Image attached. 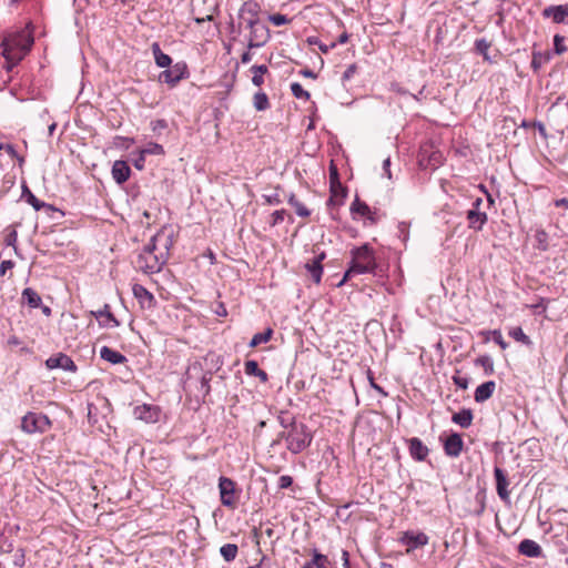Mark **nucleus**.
Wrapping results in <instances>:
<instances>
[{
  "label": "nucleus",
  "mask_w": 568,
  "mask_h": 568,
  "mask_svg": "<svg viewBox=\"0 0 568 568\" xmlns=\"http://www.w3.org/2000/svg\"><path fill=\"white\" fill-rule=\"evenodd\" d=\"M172 245V231L166 227L161 229L139 254L136 267L148 274L160 272L169 258Z\"/></svg>",
  "instance_id": "1"
},
{
  "label": "nucleus",
  "mask_w": 568,
  "mask_h": 568,
  "mask_svg": "<svg viewBox=\"0 0 568 568\" xmlns=\"http://www.w3.org/2000/svg\"><path fill=\"white\" fill-rule=\"evenodd\" d=\"M32 43L33 39L24 31L9 34L3 39L1 48L8 70H11L24 58L31 49Z\"/></svg>",
  "instance_id": "2"
},
{
  "label": "nucleus",
  "mask_w": 568,
  "mask_h": 568,
  "mask_svg": "<svg viewBox=\"0 0 568 568\" xmlns=\"http://www.w3.org/2000/svg\"><path fill=\"white\" fill-rule=\"evenodd\" d=\"M351 254V266L346 271L338 286H342L353 275L366 273L374 274L377 267L374 251L368 244L353 248Z\"/></svg>",
  "instance_id": "3"
},
{
  "label": "nucleus",
  "mask_w": 568,
  "mask_h": 568,
  "mask_svg": "<svg viewBox=\"0 0 568 568\" xmlns=\"http://www.w3.org/2000/svg\"><path fill=\"white\" fill-rule=\"evenodd\" d=\"M287 449L293 454L303 452L311 445L312 435L304 424L291 423V429L283 435Z\"/></svg>",
  "instance_id": "4"
},
{
  "label": "nucleus",
  "mask_w": 568,
  "mask_h": 568,
  "mask_svg": "<svg viewBox=\"0 0 568 568\" xmlns=\"http://www.w3.org/2000/svg\"><path fill=\"white\" fill-rule=\"evenodd\" d=\"M50 426L49 418L43 414L28 413L23 416L21 422V428L28 434L37 432L43 433Z\"/></svg>",
  "instance_id": "5"
},
{
  "label": "nucleus",
  "mask_w": 568,
  "mask_h": 568,
  "mask_svg": "<svg viewBox=\"0 0 568 568\" xmlns=\"http://www.w3.org/2000/svg\"><path fill=\"white\" fill-rule=\"evenodd\" d=\"M219 490L222 505L231 509H235L239 499L235 490V483L231 478L222 476L219 479Z\"/></svg>",
  "instance_id": "6"
},
{
  "label": "nucleus",
  "mask_w": 568,
  "mask_h": 568,
  "mask_svg": "<svg viewBox=\"0 0 568 568\" xmlns=\"http://www.w3.org/2000/svg\"><path fill=\"white\" fill-rule=\"evenodd\" d=\"M187 77V67L184 62H178L172 67L166 68L159 75V81L169 84L171 88L175 87L181 80Z\"/></svg>",
  "instance_id": "7"
},
{
  "label": "nucleus",
  "mask_w": 568,
  "mask_h": 568,
  "mask_svg": "<svg viewBox=\"0 0 568 568\" xmlns=\"http://www.w3.org/2000/svg\"><path fill=\"white\" fill-rule=\"evenodd\" d=\"M260 12L261 6L254 0H248L241 6L239 16L246 28H253L254 26L261 24Z\"/></svg>",
  "instance_id": "8"
},
{
  "label": "nucleus",
  "mask_w": 568,
  "mask_h": 568,
  "mask_svg": "<svg viewBox=\"0 0 568 568\" xmlns=\"http://www.w3.org/2000/svg\"><path fill=\"white\" fill-rule=\"evenodd\" d=\"M247 29L250 30L247 38L248 50L264 47L268 42L271 33L270 29L265 24L261 23Z\"/></svg>",
  "instance_id": "9"
},
{
  "label": "nucleus",
  "mask_w": 568,
  "mask_h": 568,
  "mask_svg": "<svg viewBox=\"0 0 568 568\" xmlns=\"http://www.w3.org/2000/svg\"><path fill=\"white\" fill-rule=\"evenodd\" d=\"M481 203L483 200L480 197H477L473 202V207L467 212L469 227L475 231H480L484 224L487 222L486 213L479 211Z\"/></svg>",
  "instance_id": "10"
},
{
  "label": "nucleus",
  "mask_w": 568,
  "mask_h": 568,
  "mask_svg": "<svg viewBox=\"0 0 568 568\" xmlns=\"http://www.w3.org/2000/svg\"><path fill=\"white\" fill-rule=\"evenodd\" d=\"M399 541L407 546V552H410L419 547L428 544V536L422 531H406L400 537Z\"/></svg>",
  "instance_id": "11"
},
{
  "label": "nucleus",
  "mask_w": 568,
  "mask_h": 568,
  "mask_svg": "<svg viewBox=\"0 0 568 568\" xmlns=\"http://www.w3.org/2000/svg\"><path fill=\"white\" fill-rule=\"evenodd\" d=\"M45 366L49 369L61 368L67 372H75L77 371V365L74 364V362L71 359L70 356H68L63 353H59L57 355L49 357L45 361Z\"/></svg>",
  "instance_id": "12"
},
{
  "label": "nucleus",
  "mask_w": 568,
  "mask_h": 568,
  "mask_svg": "<svg viewBox=\"0 0 568 568\" xmlns=\"http://www.w3.org/2000/svg\"><path fill=\"white\" fill-rule=\"evenodd\" d=\"M133 415L145 423H156L160 418V409L156 406L143 404L134 407Z\"/></svg>",
  "instance_id": "13"
},
{
  "label": "nucleus",
  "mask_w": 568,
  "mask_h": 568,
  "mask_svg": "<svg viewBox=\"0 0 568 568\" xmlns=\"http://www.w3.org/2000/svg\"><path fill=\"white\" fill-rule=\"evenodd\" d=\"M464 442L459 434H450L444 442L445 454L449 457H458L463 450Z\"/></svg>",
  "instance_id": "14"
},
{
  "label": "nucleus",
  "mask_w": 568,
  "mask_h": 568,
  "mask_svg": "<svg viewBox=\"0 0 568 568\" xmlns=\"http://www.w3.org/2000/svg\"><path fill=\"white\" fill-rule=\"evenodd\" d=\"M92 315L99 321V324L103 327H116L120 325L118 320L110 311V306L104 304L101 310L91 312Z\"/></svg>",
  "instance_id": "15"
},
{
  "label": "nucleus",
  "mask_w": 568,
  "mask_h": 568,
  "mask_svg": "<svg viewBox=\"0 0 568 568\" xmlns=\"http://www.w3.org/2000/svg\"><path fill=\"white\" fill-rule=\"evenodd\" d=\"M494 476L496 479V489L497 494L504 501L509 500V490L507 489L509 483L507 479V476L505 475L504 470L499 467H495L494 469Z\"/></svg>",
  "instance_id": "16"
},
{
  "label": "nucleus",
  "mask_w": 568,
  "mask_h": 568,
  "mask_svg": "<svg viewBox=\"0 0 568 568\" xmlns=\"http://www.w3.org/2000/svg\"><path fill=\"white\" fill-rule=\"evenodd\" d=\"M542 16L551 18L555 23H562L568 18V4L549 6L544 9Z\"/></svg>",
  "instance_id": "17"
},
{
  "label": "nucleus",
  "mask_w": 568,
  "mask_h": 568,
  "mask_svg": "<svg viewBox=\"0 0 568 568\" xmlns=\"http://www.w3.org/2000/svg\"><path fill=\"white\" fill-rule=\"evenodd\" d=\"M408 449L410 456L418 462L425 460L429 453L427 446L417 437L408 439Z\"/></svg>",
  "instance_id": "18"
},
{
  "label": "nucleus",
  "mask_w": 568,
  "mask_h": 568,
  "mask_svg": "<svg viewBox=\"0 0 568 568\" xmlns=\"http://www.w3.org/2000/svg\"><path fill=\"white\" fill-rule=\"evenodd\" d=\"M131 169L125 161L118 160L112 165V178L118 184L126 182L130 178Z\"/></svg>",
  "instance_id": "19"
},
{
  "label": "nucleus",
  "mask_w": 568,
  "mask_h": 568,
  "mask_svg": "<svg viewBox=\"0 0 568 568\" xmlns=\"http://www.w3.org/2000/svg\"><path fill=\"white\" fill-rule=\"evenodd\" d=\"M518 551L530 558H538L542 554L541 547L531 539H524L518 546Z\"/></svg>",
  "instance_id": "20"
},
{
  "label": "nucleus",
  "mask_w": 568,
  "mask_h": 568,
  "mask_svg": "<svg viewBox=\"0 0 568 568\" xmlns=\"http://www.w3.org/2000/svg\"><path fill=\"white\" fill-rule=\"evenodd\" d=\"M496 384L494 381H488L479 385L475 390V400L477 403H483L490 398L495 392Z\"/></svg>",
  "instance_id": "21"
},
{
  "label": "nucleus",
  "mask_w": 568,
  "mask_h": 568,
  "mask_svg": "<svg viewBox=\"0 0 568 568\" xmlns=\"http://www.w3.org/2000/svg\"><path fill=\"white\" fill-rule=\"evenodd\" d=\"M151 50L154 57L155 64L159 68L171 67L172 59L170 58V55H168L161 50L160 44L158 42L152 43Z\"/></svg>",
  "instance_id": "22"
},
{
  "label": "nucleus",
  "mask_w": 568,
  "mask_h": 568,
  "mask_svg": "<svg viewBox=\"0 0 568 568\" xmlns=\"http://www.w3.org/2000/svg\"><path fill=\"white\" fill-rule=\"evenodd\" d=\"M100 356L102 359H104L111 364H122L123 362L126 361L124 355H122L121 353H119L108 346H103L100 349Z\"/></svg>",
  "instance_id": "23"
},
{
  "label": "nucleus",
  "mask_w": 568,
  "mask_h": 568,
  "mask_svg": "<svg viewBox=\"0 0 568 568\" xmlns=\"http://www.w3.org/2000/svg\"><path fill=\"white\" fill-rule=\"evenodd\" d=\"M305 268L312 276L313 281L316 284H320L323 275V265L318 264V261L312 260L305 264Z\"/></svg>",
  "instance_id": "24"
},
{
  "label": "nucleus",
  "mask_w": 568,
  "mask_h": 568,
  "mask_svg": "<svg viewBox=\"0 0 568 568\" xmlns=\"http://www.w3.org/2000/svg\"><path fill=\"white\" fill-rule=\"evenodd\" d=\"M453 422L462 426L463 428H467L471 425L473 414L469 409H464L453 415Z\"/></svg>",
  "instance_id": "25"
},
{
  "label": "nucleus",
  "mask_w": 568,
  "mask_h": 568,
  "mask_svg": "<svg viewBox=\"0 0 568 568\" xmlns=\"http://www.w3.org/2000/svg\"><path fill=\"white\" fill-rule=\"evenodd\" d=\"M22 297H23V300L27 301L28 305L32 308L39 307L42 302L40 295L30 287L23 290Z\"/></svg>",
  "instance_id": "26"
},
{
  "label": "nucleus",
  "mask_w": 568,
  "mask_h": 568,
  "mask_svg": "<svg viewBox=\"0 0 568 568\" xmlns=\"http://www.w3.org/2000/svg\"><path fill=\"white\" fill-rule=\"evenodd\" d=\"M251 71L253 73L252 83L256 87H261L264 83V74L268 71L267 67L265 64L253 65Z\"/></svg>",
  "instance_id": "27"
},
{
  "label": "nucleus",
  "mask_w": 568,
  "mask_h": 568,
  "mask_svg": "<svg viewBox=\"0 0 568 568\" xmlns=\"http://www.w3.org/2000/svg\"><path fill=\"white\" fill-rule=\"evenodd\" d=\"M288 204L294 207L295 213L301 217H307L311 214V211L300 202L294 194L288 196Z\"/></svg>",
  "instance_id": "28"
},
{
  "label": "nucleus",
  "mask_w": 568,
  "mask_h": 568,
  "mask_svg": "<svg viewBox=\"0 0 568 568\" xmlns=\"http://www.w3.org/2000/svg\"><path fill=\"white\" fill-rule=\"evenodd\" d=\"M475 365L483 367L486 375L494 374V361L489 355H481L475 359Z\"/></svg>",
  "instance_id": "29"
},
{
  "label": "nucleus",
  "mask_w": 568,
  "mask_h": 568,
  "mask_svg": "<svg viewBox=\"0 0 568 568\" xmlns=\"http://www.w3.org/2000/svg\"><path fill=\"white\" fill-rule=\"evenodd\" d=\"M239 548L235 544H225L220 548V554L225 561H232L237 556Z\"/></svg>",
  "instance_id": "30"
},
{
  "label": "nucleus",
  "mask_w": 568,
  "mask_h": 568,
  "mask_svg": "<svg viewBox=\"0 0 568 568\" xmlns=\"http://www.w3.org/2000/svg\"><path fill=\"white\" fill-rule=\"evenodd\" d=\"M509 336L513 337L515 341L517 342H520L521 344L524 345H527V346H530L531 345V339L528 335H526L524 333V331L521 329V327L517 326V327H513L509 329L508 332Z\"/></svg>",
  "instance_id": "31"
},
{
  "label": "nucleus",
  "mask_w": 568,
  "mask_h": 568,
  "mask_svg": "<svg viewBox=\"0 0 568 568\" xmlns=\"http://www.w3.org/2000/svg\"><path fill=\"white\" fill-rule=\"evenodd\" d=\"M272 335H273V331L271 328H267L265 332H262V333H256L252 337L248 345H250V347H256L260 344L267 343L271 339Z\"/></svg>",
  "instance_id": "32"
},
{
  "label": "nucleus",
  "mask_w": 568,
  "mask_h": 568,
  "mask_svg": "<svg viewBox=\"0 0 568 568\" xmlns=\"http://www.w3.org/2000/svg\"><path fill=\"white\" fill-rule=\"evenodd\" d=\"M142 155H163L164 148L155 142L148 143L143 149H141Z\"/></svg>",
  "instance_id": "33"
},
{
  "label": "nucleus",
  "mask_w": 568,
  "mask_h": 568,
  "mask_svg": "<svg viewBox=\"0 0 568 568\" xmlns=\"http://www.w3.org/2000/svg\"><path fill=\"white\" fill-rule=\"evenodd\" d=\"M253 103L257 111H264L270 106L268 98L264 92L255 93L253 98Z\"/></svg>",
  "instance_id": "34"
},
{
  "label": "nucleus",
  "mask_w": 568,
  "mask_h": 568,
  "mask_svg": "<svg viewBox=\"0 0 568 568\" xmlns=\"http://www.w3.org/2000/svg\"><path fill=\"white\" fill-rule=\"evenodd\" d=\"M475 47H476L477 52L483 54L485 61L491 62V59L488 54V50L490 48V42H488L485 39H478L475 42Z\"/></svg>",
  "instance_id": "35"
},
{
  "label": "nucleus",
  "mask_w": 568,
  "mask_h": 568,
  "mask_svg": "<svg viewBox=\"0 0 568 568\" xmlns=\"http://www.w3.org/2000/svg\"><path fill=\"white\" fill-rule=\"evenodd\" d=\"M307 43L311 45H317L318 49L324 53H328L329 50L334 49L336 47V42H332L331 44H324L320 41L317 37H308L306 39Z\"/></svg>",
  "instance_id": "36"
},
{
  "label": "nucleus",
  "mask_w": 568,
  "mask_h": 568,
  "mask_svg": "<svg viewBox=\"0 0 568 568\" xmlns=\"http://www.w3.org/2000/svg\"><path fill=\"white\" fill-rule=\"evenodd\" d=\"M351 210H352V212H354V213H358V214H361L362 216H367V215H369V214H371V209H369V206H368L366 203H364V202L359 201L358 199H356V200L353 202Z\"/></svg>",
  "instance_id": "37"
},
{
  "label": "nucleus",
  "mask_w": 568,
  "mask_h": 568,
  "mask_svg": "<svg viewBox=\"0 0 568 568\" xmlns=\"http://www.w3.org/2000/svg\"><path fill=\"white\" fill-rule=\"evenodd\" d=\"M312 562L316 568H332V562L329 559L318 552L314 554Z\"/></svg>",
  "instance_id": "38"
},
{
  "label": "nucleus",
  "mask_w": 568,
  "mask_h": 568,
  "mask_svg": "<svg viewBox=\"0 0 568 568\" xmlns=\"http://www.w3.org/2000/svg\"><path fill=\"white\" fill-rule=\"evenodd\" d=\"M291 91L292 94L297 99L308 100L311 97L310 93L304 90L303 87L297 82L291 84Z\"/></svg>",
  "instance_id": "39"
},
{
  "label": "nucleus",
  "mask_w": 568,
  "mask_h": 568,
  "mask_svg": "<svg viewBox=\"0 0 568 568\" xmlns=\"http://www.w3.org/2000/svg\"><path fill=\"white\" fill-rule=\"evenodd\" d=\"M268 20L276 27L284 26L291 22V19L281 13H274L268 16Z\"/></svg>",
  "instance_id": "40"
},
{
  "label": "nucleus",
  "mask_w": 568,
  "mask_h": 568,
  "mask_svg": "<svg viewBox=\"0 0 568 568\" xmlns=\"http://www.w3.org/2000/svg\"><path fill=\"white\" fill-rule=\"evenodd\" d=\"M133 293L136 297H139L140 300L144 301V300H148V301H152L153 300V296L152 294L146 291L143 286L141 285H134L133 287Z\"/></svg>",
  "instance_id": "41"
},
{
  "label": "nucleus",
  "mask_w": 568,
  "mask_h": 568,
  "mask_svg": "<svg viewBox=\"0 0 568 568\" xmlns=\"http://www.w3.org/2000/svg\"><path fill=\"white\" fill-rule=\"evenodd\" d=\"M27 191V202L33 206V209L36 211H39L40 209H42L45 204L43 202H41L40 200H38L33 193H31L28 189H26Z\"/></svg>",
  "instance_id": "42"
},
{
  "label": "nucleus",
  "mask_w": 568,
  "mask_h": 568,
  "mask_svg": "<svg viewBox=\"0 0 568 568\" xmlns=\"http://www.w3.org/2000/svg\"><path fill=\"white\" fill-rule=\"evenodd\" d=\"M487 334H491L493 335V338L494 341L503 348V349H506L508 347V344L504 341L503 338V335L500 333V331L498 329H495V331H491V332H488Z\"/></svg>",
  "instance_id": "43"
},
{
  "label": "nucleus",
  "mask_w": 568,
  "mask_h": 568,
  "mask_svg": "<svg viewBox=\"0 0 568 568\" xmlns=\"http://www.w3.org/2000/svg\"><path fill=\"white\" fill-rule=\"evenodd\" d=\"M244 369L247 375L253 376L260 371L258 365L255 361H247L244 365Z\"/></svg>",
  "instance_id": "44"
},
{
  "label": "nucleus",
  "mask_w": 568,
  "mask_h": 568,
  "mask_svg": "<svg viewBox=\"0 0 568 568\" xmlns=\"http://www.w3.org/2000/svg\"><path fill=\"white\" fill-rule=\"evenodd\" d=\"M17 240H18V233L16 230H11L7 235H6V239H4V242L8 246H13L16 247V243H17Z\"/></svg>",
  "instance_id": "45"
},
{
  "label": "nucleus",
  "mask_w": 568,
  "mask_h": 568,
  "mask_svg": "<svg viewBox=\"0 0 568 568\" xmlns=\"http://www.w3.org/2000/svg\"><path fill=\"white\" fill-rule=\"evenodd\" d=\"M293 484V478L288 475H283L278 478V487L281 489H286L291 487Z\"/></svg>",
  "instance_id": "46"
},
{
  "label": "nucleus",
  "mask_w": 568,
  "mask_h": 568,
  "mask_svg": "<svg viewBox=\"0 0 568 568\" xmlns=\"http://www.w3.org/2000/svg\"><path fill=\"white\" fill-rule=\"evenodd\" d=\"M286 212L285 210H277L272 214V225L283 222Z\"/></svg>",
  "instance_id": "47"
},
{
  "label": "nucleus",
  "mask_w": 568,
  "mask_h": 568,
  "mask_svg": "<svg viewBox=\"0 0 568 568\" xmlns=\"http://www.w3.org/2000/svg\"><path fill=\"white\" fill-rule=\"evenodd\" d=\"M357 71V67L356 64H351L347 67V69L345 70V72L343 73V81H348Z\"/></svg>",
  "instance_id": "48"
},
{
  "label": "nucleus",
  "mask_w": 568,
  "mask_h": 568,
  "mask_svg": "<svg viewBox=\"0 0 568 568\" xmlns=\"http://www.w3.org/2000/svg\"><path fill=\"white\" fill-rule=\"evenodd\" d=\"M554 42H555V50H556L557 53H562L566 50V48L562 44L564 37L558 36V34L555 36Z\"/></svg>",
  "instance_id": "49"
},
{
  "label": "nucleus",
  "mask_w": 568,
  "mask_h": 568,
  "mask_svg": "<svg viewBox=\"0 0 568 568\" xmlns=\"http://www.w3.org/2000/svg\"><path fill=\"white\" fill-rule=\"evenodd\" d=\"M368 381H369L371 386L375 390H377L379 394L386 396V393L384 392V389L379 385H377L376 382H374V377L372 376L371 372H368Z\"/></svg>",
  "instance_id": "50"
},
{
  "label": "nucleus",
  "mask_w": 568,
  "mask_h": 568,
  "mask_svg": "<svg viewBox=\"0 0 568 568\" xmlns=\"http://www.w3.org/2000/svg\"><path fill=\"white\" fill-rule=\"evenodd\" d=\"M144 161H145V155H142V152L140 151V155H139V158L134 161V166H135L138 170H143V168H144Z\"/></svg>",
  "instance_id": "51"
},
{
  "label": "nucleus",
  "mask_w": 568,
  "mask_h": 568,
  "mask_svg": "<svg viewBox=\"0 0 568 568\" xmlns=\"http://www.w3.org/2000/svg\"><path fill=\"white\" fill-rule=\"evenodd\" d=\"M342 560H343V567L344 568H351L348 551L342 550Z\"/></svg>",
  "instance_id": "52"
},
{
  "label": "nucleus",
  "mask_w": 568,
  "mask_h": 568,
  "mask_svg": "<svg viewBox=\"0 0 568 568\" xmlns=\"http://www.w3.org/2000/svg\"><path fill=\"white\" fill-rule=\"evenodd\" d=\"M13 267V262L11 261H3L0 265V272L3 275L8 268Z\"/></svg>",
  "instance_id": "53"
},
{
  "label": "nucleus",
  "mask_w": 568,
  "mask_h": 568,
  "mask_svg": "<svg viewBox=\"0 0 568 568\" xmlns=\"http://www.w3.org/2000/svg\"><path fill=\"white\" fill-rule=\"evenodd\" d=\"M455 384L460 388H467V379L462 377H454Z\"/></svg>",
  "instance_id": "54"
},
{
  "label": "nucleus",
  "mask_w": 568,
  "mask_h": 568,
  "mask_svg": "<svg viewBox=\"0 0 568 568\" xmlns=\"http://www.w3.org/2000/svg\"><path fill=\"white\" fill-rule=\"evenodd\" d=\"M248 568H271V567H270V564L266 561L265 557H262L258 564H256L255 566H251Z\"/></svg>",
  "instance_id": "55"
},
{
  "label": "nucleus",
  "mask_w": 568,
  "mask_h": 568,
  "mask_svg": "<svg viewBox=\"0 0 568 568\" xmlns=\"http://www.w3.org/2000/svg\"><path fill=\"white\" fill-rule=\"evenodd\" d=\"M194 20H195L196 23H203L205 21H211V20H213V14L210 13V14H206V16H203V17H195Z\"/></svg>",
  "instance_id": "56"
},
{
  "label": "nucleus",
  "mask_w": 568,
  "mask_h": 568,
  "mask_svg": "<svg viewBox=\"0 0 568 568\" xmlns=\"http://www.w3.org/2000/svg\"><path fill=\"white\" fill-rule=\"evenodd\" d=\"M19 551H20V556L17 557V559L14 560V565L18 567H22L24 564V554H23L22 549H20Z\"/></svg>",
  "instance_id": "57"
},
{
  "label": "nucleus",
  "mask_w": 568,
  "mask_h": 568,
  "mask_svg": "<svg viewBox=\"0 0 568 568\" xmlns=\"http://www.w3.org/2000/svg\"><path fill=\"white\" fill-rule=\"evenodd\" d=\"M389 165H390V160L389 158L385 159L384 162H383V169H384V172L387 174V176L390 179V171H389Z\"/></svg>",
  "instance_id": "58"
},
{
  "label": "nucleus",
  "mask_w": 568,
  "mask_h": 568,
  "mask_svg": "<svg viewBox=\"0 0 568 568\" xmlns=\"http://www.w3.org/2000/svg\"><path fill=\"white\" fill-rule=\"evenodd\" d=\"M6 151L11 158H18L17 151L14 150L13 145L6 144Z\"/></svg>",
  "instance_id": "59"
},
{
  "label": "nucleus",
  "mask_w": 568,
  "mask_h": 568,
  "mask_svg": "<svg viewBox=\"0 0 568 568\" xmlns=\"http://www.w3.org/2000/svg\"><path fill=\"white\" fill-rule=\"evenodd\" d=\"M251 60H252V54H251L250 50H248V51H245V52L242 54V57H241V61H242V63H244V64L248 63Z\"/></svg>",
  "instance_id": "60"
},
{
  "label": "nucleus",
  "mask_w": 568,
  "mask_h": 568,
  "mask_svg": "<svg viewBox=\"0 0 568 568\" xmlns=\"http://www.w3.org/2000/svg\"><path fill=\"white\" fill-rule=\"evenodd\" d=\"M300 73L303 75V77H306V78H312V79H315L316 78V74L310 70V69H304V70H301Z\"/></svg>",
  "instance_id": "61"
},
{
  "label": "nucleus",
  "mask_w": 568,
  "mask_h": 568,
  "mask_svg": "<svg viewBox=\"0 0 568 568\" xmlns=\"http://www.w3.org/2000/svg\"><path fill=\"white\" fill-rule=\"evenodd\" d=\"M555 205L558 206V207L562 206V207L568 209V200L566 197L556 200L555 201Z\"/></svg>",
  "instance_id": "62"
},
{
  "label": "nucleus",
  "mask_w": 568,
  "mask_h": 568,
  "mask_svg": "<svg viewBox=\"0 0 568 568\" xmlns=\"http://www.w3.org/2000/svg\"><path fill=\"white\" fill-rule=\"evenodd\" d=\"M254 376L258 377L263 383L267 382L268 378L266 372L262 369H260Z\"/></svg>",
  "instance_id": "63"
},
{
  "label": "nucleus",
  "mask_w": 568,
  "mask_h": 568,
  "mask_svg": "<svg viewBox=\"0 0 568 568\" xmlns=\"http://www.w3.org/2000/svg\"><path fill=\"white\" fill-rule=\"evenodd\" d=\"M348 38H349V37H348L347 32H343V33L338 37V40H337L336 44H337V43H339V44H344V43H346V42L348 41Z\"/></svg>",
  "instance_id": "64"
}]
</instances>
